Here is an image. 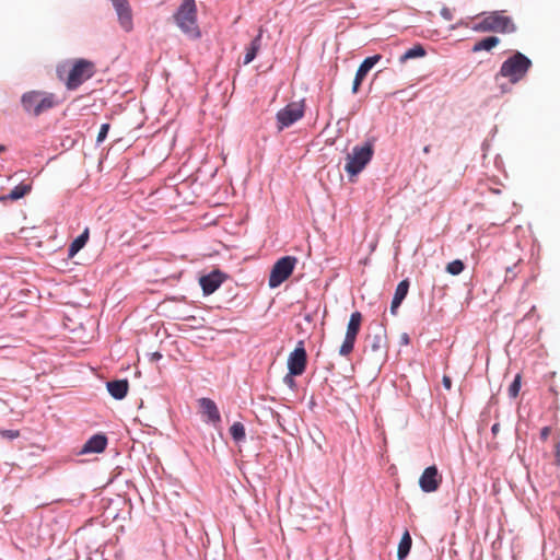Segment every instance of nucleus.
Returning <instances> with one entry per match:
<instances>
[{
    "label": "nucleus",
    "instance_id": "obj_1",
    "mask_svg": "<svg viewBox=\"0 0 560 560\" xmlns=\"http://www.w3.org/2000/svg\"><path fill=\"white\" fill-rule=\"evenodd\" d=\"M95 70L94 62L86 59H75L69 69H67V65L59 66L57 68V73L60 79H63L65 74H67L65 80L67 89L75 90L86 80L92 78Z\"/></svg>",
    "mask_w": 560,
    "mask_h": 560
},
{
    "label": "nucleus",
    "instance_id": "obj_2",
    "mask_svg": "<svg viewBox=\"0 0 560 560\" xmlns=\"http://www.w3.org/2000/svg\"><path fill=\"white\" fill-rule=\"evenodd\" d=\"M516 25L513 19L504 14V11H492L482 13L479 21L471 27L472 31L478 33H502L511 34L516 31Z\"/></svg>",
    "mask_w": 560,
    "mask_h": 560
},
{
    "label": "nucleus",
    "instance_id": "obj_3",
    "mask_svg": "<svg viewBox=\"0 0 560 560\" xmlns=\"http://www.w3.org/2000/svg\"><path fill=\"white\" fill-rule=\"evenodd\" d=\"M532 66L533 62L527 56L515 51L502 62L495 78L502 77L508 79L511 84H516L526 78Z\"/></svg>",
    "mask_w": 560,
    "mask_h": 560
},
{
    "label": "nucleus",
    "instance_id": "obj_4",
    "mask_svg": "<svg viewBox=\"0 0 560 560\" xmlns=\"http://www.w3.org/2000/svg\"><path fill=\"white\" fill-rule=\"evenodd\" d=\"M21 103L26 113L37 117L57 106L60 101L54 93L30 91L22 95Z\"/></svg>",
    "mask_w": 560,
    "mask_h": 560
},
{
    "label": "nucleus",
    "instance_id": "obj_5",
    "mask_svg": "<svg viewBox=\"0 0 560 560\" xmlns=\"http://www.w3.org/2000/svg\"><path fill=\"white\" fill-rule=\"evenodd\" d=\"M177 26L189 37L199 38L201 33L197 23V5L195 0H183L174 14Z\"/></svg>",
    "mask_w": 560,
    "mask_h": 560
},
{
    "label": "nucleus",
    "instance_id": "obj_6",
    "mask_svg": "<svg viewBox=\"0 0 560 560\" xmlns=\"http://www.w3.org/2000/svg\"><path fill=\"white\" fill-rule=\"evenodd\" d=\"M373 154L374 147L371 141H366L362 145H355L346 158L345 171L351 176L358 175L370 163Z\"/></svg>",
    "mask_w": 560,
    "mask_h": 560
},
{
    "label": "nucleus",
    "instance_id": "obj_7",
    "mask_svg": "<svg viewBox=\"0 0 560 560\" xmlns=\"http://www.w3.org/2000/svg\"><path fill=\"white\" fill-rule=\"evenodd\" d=\"M296 264L298 258L294 256H284L278 259L272 266L269 275V287L275 289L283 283L292 275Z\"/></svg>",
    "mask_w": 560,
    "mask_h": 560
},
{
    "label": "nucleus",
    "instance_id": "obj_8",
    "mask_svg": "<svg viewBox=\"0 0 560 560\" xmlns=\"http://www.w3.org/2000/svg\"><path fill=\"white\" fill-rule=\"evenodd\" d=\"M361 324L362 314L360 312L352 313L347 326L345 340L339 349L340 355L348 357L353 351L357 336L361 328Z\"/></svg>",
    "mask_w": 560,
    "mask_h": 560
},
{
    "label": "nucleus",
    "instance_id": "obj_9",
    "mask_svg": "<svg viewBox=\"0 0 560 560\" xmlns=\"http://www.w3.org/2000/svg\"><path fill=\"white\" fill-rule=\"evenodd\" d=\"M304 115L303 102H291L277 113L278 130L290 127Z\"/></svg>",
    "mask_w": 560,
    "mask_h": 560
},
{
    "label": "nucleus",
    "instance_id": "obj_10",
    "mask_svg": "<svg viewBox=\"0 0 560 560\" xmlns=\"http://www.w3.org/2000/svg\"><path fill=\"white\" fill-rule=\"evenodd\" d=\"M307 362L306 351L303 341H300L296 348L290 353L288 359V368L290 375H301L304 373Z\"/></svg>",
    "mask_w": 560,
    "mask_h": 560
},
{
    "label": "nucleus",
    "instance_id": "obj_11",
    "mask_svg": "<svg viewBox=\"0 0 560 560\" xmlns=\"http://www.w3.org/2000/svg\"><path fill=\"white\" fill-rule=\"evenodd\" d=\"M442 482V476L439 474L436 466L427 467L419 478V486L424 492H434Z\"/></svg>",
    "mask_w": 560,
    "mask_h": 560
},
{
    "label": "nucleus",
    "instance_id": "obj_12",
    "mask_svg": "<svg viewBox=\"0 0 560 560\" xmlns=\"http://www.w3.org/2000/svg\"><path fill=\"white\" fill-rule=\"evenodd\" d=\"M110 1L116 10L120 26L126 32H130L133 27V23H132L131 8H130L128 0H110Z\"/></svg>",
    "mask_w": 560,
    "mask_h": 560
},
{
    "label": "nucleus",
    "instance_id": "obj_13",
    "mask_svg": "<svg viewBox=\"0 0 560 560\" xmlns=\"http://www.w3.org/2000/svg\"><path fill=\"white\" fill-rule=\"evenodd\" d=\"M381 55H374L371 57H368L363 60V62L360 65V67L357 70L353 84H352V93H358L360 85L362 84L363 80L365 79L369 71L380 61Z\"/></svg>",
    "mask_w": 560,
    "mask_h": 560
},
{
    "label": "nucleus",
    "instance_id": "obj_14",
    "mask_svg": "<svg viewBox=\"0 0 560 560\" xmlns=\"http://www.w3.org/2000/svg\"><path fill=\"white\" fill-rule=\"evenodd\" d=\"M223 282V276L220 271H213L207 276H202L199 283L205 294H212Z\"/></svg>",
    "mask_w": 560,
    "mask_h": 560
},
{
    "label": "nucleus",
    "instance_id": "obj_15",
    "mask_svg": "<svg viewBox=\"0 0 560 560\" xmlns=\"http://www.w3.org/2000/svg\"><path fill=\"white\" fill-rule=\"evenodd\" d=\"M107 445V438L104 434L91 436L82 446L80 454L102 453Z\"/></svg>",
    "mask_w": 560,
    "mask_h": 560
},
{
    "label": "nucleus",
    "instance_id": "obj_16",
    "mask_svg": "<svg viewBox=\"0 0 560 560\" xmlns=\"http://www.w3.org/2000/svg\"><path fill=\"white\" fill-rule=\"evenodd\" d=\"M199 406L201 408V412L207 417V420L212 423H219L221 421V416L215 402L210 398H200L198 400Z\"/></svg>",
    "mask_w": 560,
    "mask_h": 560
},
{
    "label": "nucleus",
    "instance_id": "obj_17",
    "mask_svg": "<svg viewBox=\"0 0 560 560\" xmlns=\"http://www.w3.org/2000/svg\"><path fill=\"white\" fill-rule=\"evenodd\" d=\"M408 290L409 281L407 279L398 283L390 305V312L393 315H396L397 308L400 306L401 302L406 298Z\"/></svg>",
    "mask_w": 560,
    "mask_h": 560
},
{
    "label": "nucleus",
    "instance_id": "obj_18",
    "mask_svg": "<svg viewBox=\"0 0 560 560\" xmlns=\"http://www.w3.org/2000/svg\"><path fill=\"white\" fill-rule=\"evenodd\" d=\"M129 389L127 380H117L107 383V390L115 399H122L126 397Z\"/></svg>",
    "mask_w": 560,
    "mask_h": 560
},
{
    "label": "nucleus",
    "instance_id": "obj_19",
    "mask_svg": "<svg viewBox=\"0 0 560 560\" xmlns=\"http://www.w3.org/2000/svg\"><path fill=\"white\" fill-rule=\"evenodd\" d=\"M261 37H262V28L259 30L258 35L252 40L249 47L246 48V54L244 57L245 65H248L249 62H252L255 59L257 52L260 49Z\"/></svg>",
    "mask_w": 560,
    "mask_h": 560
},
{
    "label": "nucleus",
    "instance_id": "obj_20",
    "mask_svg": "<svg viewBox=\"0 0 560 560\" xmlns=\"http://www.w3.org/2000/svg\"><path fill=\"white\" fill-rule=\"evenodd\" d=\"M89 228H85L84 231L77 238L73 240L68 249L69 257H73L85 246V244L89 241Z\"/></svg>",
    "mask_w": 560,
    "mask_h": 560
},
{
    "label": "nucleus",
    "instance_id": "obj_21",
    "mask_svg": "<svg viewBox=\"0 0 560 560\" xmlns=\"http://www.w3.org/2000/svg\"><path fill=\"white\" fill-rule=\"evenodd\" d=\"M500 44V38L497 36H488L476 42L471 48L472 52H479L481 50H491Z\"/></svg>",
    "mask_w": 560,
    "mask_h": 560
},
{
    "label": "nucleus",
    "instance_id": "obj_22",
    "mask_svg": "<svg viewBox=\"0 0 560 560\" xmlns=\"http://www.w3.org/2000/svg\"><path fill=\"white\" fill-rule=\"evenodd\" d=\"M369 347L373 352H385L387 348L385 332H378L370 337Z\"/></svg>",
    "mask_w": 560,
    "mask_h": 560
},
{
    "label": "nucleus",
    "instance_id": "obj_23",
    "mask_svg": "<svg viewBox=\"0 0 560 560\" xmlns=\"http://www.w3.org/2000/svg\"><path fill=\"white\" fill-rule=\"evenodd\" d=\"M411 545H412L411 536H410L409 532L406 530L399 541V545H398L397 557L399 560H404L408 556V553L411 549Z\"/></svg>",
    "mask_w": 560,
    "mask_h": 560
},
{
    "label": "nucleus",
    "instance_id": "obj_24",
    "mask_svg": "<svg viewBox=\"0 0 560 560\" xmlns=\"http://www.w3.org/2000/svg\"><path fill=\"white\" fill-rule=\"evenodd\" d=\"M32 189L31 184L21 183L18 186H15L10 194L7 197H3L2 199H10V200H18L26 196Z\"/></svg>",
    "mask_w": 560,
    "mask_h": 560
},
{
    "label": "nucleus",
    "instance_id": "obj_25",
    "mask_svg": "<svg viewBox=\"0 0 560 560\" xmlns=\"http://www.w3.org/2000/svg\"><path fill=\"white\" fill-rule=\"evenodd\" d=\"M425 55V49L421 45H415L412 48L405 51L399 60L400 62H406L409 59L423 57Z\"/></svg>",
    "mask_w": 560,
    "mask_h": 560
},
{
    "label": "nucleus",
    "instance_id": "obj_26",
    "mask_svg": "<svg viewBox=\"0 0 560 560\" xmlns=\"http://www.w3.org/2000/svg\"><path fill=\"white\" fill-rule=\"evenodd\" d=\"M230 433L235 442H242L246 436L245 427L242 422H234L230 428Z\"/></svg>",
    "mask_w": 560,
    "mask_h": 560
},
{
    "label": "nucleus",
    "instance_id": "obj_27",
    "mask_svg": "<svg viewBox=\"0 0 560 560\" xmlns=\"http://www.w3.org/2000/svg\"><path fill=\"white\" fill-rule=\"evenodd\" d=\"M465 265L462 260L455 259L447 264L446 271L453 276H457L463 272Z\"/></svg>",
    "mask_w": 560,
    "mask_h": 560
},
{
    "label": "nucleus",
    "instance_id": "obj_28",
    "mask_svg": "<svg viewBox=\"0 0 560 560\" xmlns=\"http://www.w3.org/2000/svg\"><path fill=\"white\" fill-rule=\"evenodd\" d=\"M521 381H522L521 374H517L515 376L514 381L512 382V384L509 386L508 393L511 398L517 397L520 389H521Z\"/></svg>",
    "mask_w": 560,
    "mask_h": 560
},
{
    "label": "nucleus",
    "instance_id": "obj_29",
    "mask_svg": "<svg viewBox=\"0 0 560 560\" xmlns=\"http://www.w3.org/2000/svg\"><path fill=\"white\" fill-rule=\"evenodd\" d=\"M108 130H109V124H103L101 126V129H100L97 138H96V141L98 143L103 142L105 140V138L107 137Z\"/></svg>",
    "mask_w": 560,
    "mask_h": 560
},
{
    "label": "nucleus",
    "instance_id": "obj_30",
    "mask_svg": "<svg viewBox=\"0 0 560 560\" xmlns=\"http://www.w3.org/2000/svg\"><path fill=\"white\" fill-rule=\"evenodd\" d=\"M1 435L3 438L13 440V439H16L20 435V432L16 431V430H4V431H1Z\"/></svg>",
    "mask_w": 560,
    "mask_h": 560
},
{
    "label": "nucleus",
    "instance_id": "obj_31",
    "mask_svg": "<svg viewBox=\"0 0 560 560\" xmlns=\"http://www.w3.org/2000/svg\"><path fill=\"white\" fill-rule=\"evenodd\" d=\"M551 432V429L549 427H544L540 431V439L542 441H547Z\"/></svg>",
    "mask_w": 560,
    "mask_h": 560
},
{
    "label": "nucleus",
    "instance_id": "obj_32",
    "mask_svg": "<svg viewBox=\"0 0 560 560\" xmlns=\"http://www.w3.org/2000/svg\"><path fill=\"white\" fill-rule=\"evenodd\" d=\"M442 384L445 387V389L450 390L452 388V380L450 376L444 375L442 378Z\"/></svg>",
    "mask_w": 560,
    "mask_h": 560
},
{
    "label": "nucleus",
    "instance_id": "obj_33",
    "mask_svg": "<svg viewBox=\"0 0 560 560\" xmlns=\"http://www.w3.org/2000/svg\"><path fill=\"white\" fill-rule=\"evenodd\" d=\"M516 277V273L513 272V268H506L505 281H511Z\"/></svg>",
    "mask_w": 560,
    "mask_h": 560
},
{
    "label": "nucleus",
    "instance_id": "obj_34",
    "mask_svg": "<svg viewBox=\"0 0 560 560\" xmlns=\"http://www.w3.org/2000/svg\"><path fill=\"white\" fill-rule=\"evenodd\" d=\"M556 464L560 466V442L556 444Z\"/></svg>",
    "mask_w": 560,
    "mask_h": 560
},
{
    "label": "nucleus",
    "instance_id": "obj_35",
    "mask_svg": "<svg viewBox=\"0 0 560 560\" xmlns=\"http://www.w3.org/2000/svg\"><path fill=\"white\" fill-rule=\"evenodd\" d=\"M500 429H501L500 423H498V422H497V423H494V424L492 425V428H491V432H492V434H493V435H497V434L500 432Z\"/></svg>",
    "mask_w": 560,
    "mask_h": 560
},
{
    "label": "nucleus",
    "instance_id": "obj_36",
    "mask_svg": "<svg viewBox=\"0 0 560 560\" xmlns=\"http://www.w3.org/2000/svg\"><path fill=\"white\" fill-rule=\"evenodd\" d=\"M430 150H431V147H430V145H425V147L423 148V152H424L425 154H428V153L430 152Z\"/></svg>",
    "mask_w": 560,
    "mask_h": 560
},
{
    "label": "nucleus",
    "instance_id": "obj_37",
    "mask_svg": "<svg viewBox=\"0 0 560 560\" xmlns=\"http://www.w3.org/2000/svg\"><path fill=\"white\" fill-rule=\"evenodd\" d=\"M5 150V147L4 145H0V153L3 152Z\"/></svg>",
    "mask_w": 560,
    "mask_h": 560
},
{
    "label": "nucleus",
    "instance_id": "obj_38",
    "mask_svg": "<svg viewBox=\"0 0 560 560\" xmlns=\"http://www.w3.org/2000/svg\"><path fill=\"white\" fill-rule=\"evenodd\" d=\"M402 341H408V337L405 335V338H402Z\"/></svg>",
    "mask_w": 560,
    "mask_h": 560
},
{
    "label": "nucleus",
    "instance_id": "obj_39",
    "mask_svg": "<svg viewBox=\"0 0 560 560\" xmlns=\"http://www.w3.org/2000/svg\"><path fill=\"white\" fill-rule=\"evenodd\" d=\"M402 341H408V337L405 335V338H402Z\"/></svg>",
    "mask_w": 560,
    "mask_h": 560
},
{
    "label": "nucleus",
    "instance_id": "obj_40",
    "mask_svg": "<svg viewBox=\"0 0 560 560\" xmlns=\"http://www.w3.org/2000/svg\"><path fill=\"white\" fill-rule=\"evenodd\" d=\"M559 560H560V558H559Z\"/></svg>",
    "mask_w": 560,
    "mask_h": 560
}]
</instances>
